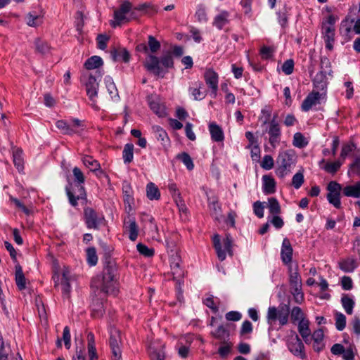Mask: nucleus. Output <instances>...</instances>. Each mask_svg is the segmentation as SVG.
Instances as JSON below:
<instances>
[{
    "mask_svg": "<svg viewBox=\"0 0 360 360\" xmlns=\"http://www.w3.org/2000/svg\"><path fill=\"white\" fill-rule=\"evenodd\" d=\"M112 248H108V252H103L104 268L101 277L98 276L92 281V285L100 288L101 292L108 295L116 293L117 281V268L115 260L111 257Z\"/></svg>",
    "mask_w": 360,
    "mask_h": 360,
    "instance_id": "nucleus-1",
    "label": "nucleus"
},
{
    "mask_svg": "<svg viewBox=\"0 0 360 360\" xmlns=\"http://www.w3.org/2000/svg\"><path fill=\"white\" fill-rule=\"evenodd\" d=\"M144 67L150 72L163 78L165 75L168 72V69L174 68L172 53L167 52L160 58L149 54L144 62Z\"/></svg>",
    "mask_w": 360,
    "mask_h": 360,
    "instance_id": "nucleus-2",
    "label": "nucleus"
},
{
    "mask_svg": "<svg viewBox=\"0 0 360 360\" xmlns=\"http://www.w3.org/2000/svg\"><path fill=\"white\" fill-rule=\"evenodd\" d=\"M296 161V155L294 150H288L281 152L276 159L277 168L276 174L279 178H284L291 172L292 167Z\"/></svg>",
    "mask_w": 360,
    "mask_h": 360,
    "instance_id": "nucleus-3",
    "label": "nucleus"
},
{
    "mask_svg": "<svg viewBox=\"0 0 360 360\" xmlns=\"http://www.w3.org/2000/svg\"><path fill=\"white\" fill-rule=\"evenodd\" d=\"M290 314V307L286 304H281L278 307H270L267 311V322L272 325L278 320L281 326L288 323Z\"/></svg>",
    "mask_w": 360,
    "mask_h": 360,
    "instance_id": "nucleus-4",
    "label": "nucleus"
},
{
    "mask_svg": "<svg viewBox=\"0 0 360 360\" xmlns=\"http://www.w3.org/2000/svg\"><path fill=\"white\" fill-rule=\"evenodd\" d=\"M81 81L85 86L86 94L89 100L91 101V106L94 109L98 110L99 108L96 104V98L98 96L99 84L97 82L96 76L91 74H83L81 78Z\"/></svg>",
    "mask_w": 360,
    "mask_h": 360,
    "instance_id": "nucleus-5",
    "label": "nucleus"
},
{
    "mask_svg": "<svg viewBox=\"0 0 360 360\" xmlns=\"http://www.w3.org/2000/svg\"><path fill=\"white\" fill-rule=\"evenodd\" d=\"M171 274L176 281V288L179 294L182 293L181 281L184 277V271L181 267V258L179 255L169 256Z\"/></svg>",
    "mask_w": 360,
    "mask_h": 360,
    "instance_id": "nucleus-6",
    "label": "nucleus"
},
{
    "mask_svg": "<svg viewBox=\"0 0 360 360\" xmlns=\"http://www.w3.org/2000/svg\"><path fill=\"white\" fill-rule=\"evenodd\" d=\"M223 244L225 250L222 249L219 236L218 234L214 235L213 237V245L220 261H224L226 259V251L231 257L233 255L232 250L233 240L230 234L226 235V238L223 240Z\"/></svg>",
    "mask_w": 360,
    "mask_h": 360,
    "instance_id": "nucleus-7",
    "label": "nucleus"
},
{
    "mask_svg": "<svg viewBox=\"0 0 360 360\" xmlns=\"http://www.w3.org/2000/svg\"><path fill=\"white\" fill-rule=\"evenodd\" d=\"M65 191L68 197L70 204L76 207L77 205V200H86V193L84 187L82 184H75L72 186V184L66 186Z\"/></svg>",
    "mask_w": 360,
    "mask_h": 360,
    "instance_id": "nucleus-8",
    "label": "nucleus"
},
{
    "mask_svg": "<svg viewBox=\"0 0 360 360\" xmlns=\"http://www.w3.org/2000/svg\"><path fill=\"white\" fill-rule=\"evenodd\" d=\"M278 115H275L274 117L269 122V127L266 129V132L269 134V143L275 148L281 141V129L277 121Z\"/></svg>",
    "mask_w": 360,
    "mask_h": 360,
    "instance_id": "nucleus-9",
    "label": "nucleus"
},
{
    "mask_svg": "<svg viewBox=\"0 0 360 360\" xmlns=\"http://www.w3.org/2000/svg\"><path fill=\"white\" fill-rule=\"evenodd\" d=\"M327 189L328 191V193L327 194L328 202L333 205L335 207L338 209L340 208L341 185L336 181H332L328 184Z\"/></svg>",
    "mask_w": 360,
    "mask_h": 360,
    "instance_id": "nucleus-10",
    "label": "nucleus"
},
{
    "mask_svg": "<svg viewBox=\"0 0 360 360\" xmlns=\"http://www.w3.org/2000/svg\"><path fill=\"white\" fill-rule=\"evenodd\" d=\"M131 8V4L129 1L123 2L119 9L115 10L114 11V19L115 21L110 22V25L113 27L116 26H120L122 22H127V14L129 13Z\"/></svg>",
    "mask_w": 360,
    "mask_h": 360,
    "instance_id": "nucleus-11",
    "label": "nucleus"
},
{
    "mask_svg": "<svg viewBox=\"0 0 360 360\" xmlns=\"http://www.w3.org/2000/svg\"><path fill=\"white\" fill-rule=\"evenodd\" d=\"M84 215L85 223L89 229H98L99 226L104 221V217L99 216L96 212L91 207L84 208Z\"/></svg>",
    "mask_w": 360,
    "mask_h": 360,
    "instance_id": "nucleus-12",
    "label": "nucleus"
},
{
    "mask_svg": "<svg viewBox=\"0 0 360 360\" xmlns=\"http://www.w3.org/2000/svg\"><path fill=\"white\" fill-rule=\"evenodd\" d=\"M147 101L150 109L159 117H165L167 115L166 108L164 104L161 102L160 98L154 95H150L147 97Z\"/></svg>",
    "mask_w": 360,
    "mask_h": 360,
    "instance_id": "nucleus-13",
    "label": "nucleus"
},
{
    "mask_svg": "<svg viewBox=\"0 0 360 360\" xmlns=\"http://www.w3.org/2000/svg\"><path fill=\"white\" fill-rule=\"evenodd\" d=\"M121 342V337L120 330L115 328L110 329L109 344L113 356H118L121 352L120 349V343Z\"/></svg>",
    "mask_w": 360,
    "mask_h": 360,
    "instance_id": "nucleus-14",
    "label": "nucleus"
},
{
    "mask_svg": "<svg viewBox=\"0 0 360 360\" xmlns=\"http://www.w3.org/2000/svg\"><path fill=\"white\" fill-rule=\"evenodd\" d=\"M288 347L289 350L295 356H299L302 359H304L306 355L304 352V344L297 335L292 338L288 342Z\"/></svg>",
    "mask_w": 360,
    "mask_h": 360,
    "instance_id": "nucleus-15",
    "label": "nucleus"
},
{
    "mask_svg": "<svg viewBox=\"0 0 360 360\" xmlns=\"http://www.w3.org/2000/svg\"><path fill=\"white\" fill-rule=\"evenodd\" d=\"M204 78L207 85L212 89L213 97H215L218 90V75L213 70L209 69L205 71Z\"/></svg>",
    "mask_w": 360,
    "mask_h": 360,
    "instance_id": "nucleus-16",
    "label": "nucleus"
},
{
    "mask_svg": "<svg viewBox=\"0 0 360 360\" xmlns=\"http://www.w3.org/2000/svg\"><path fill=\"white\" fill-rule=\"evenodd\" d=\"M292 248L288 238H284L282 243L281 257L285 264H290L292 259Z\"/></svg>",
    "mask_w": 360,
    "mask_h": 360,
    "instance_id": "nucleus-17",
    "label": "nucleus"
},
{
    "mask_svg": "<svg viewBox=\"0 0 360 360\" xmlns=\"http://www.w3.org/2000/svg\"><path fill=\"white\" fill-rule=\"evenodd\" d=\"M179 240V235L176 233H171L166 239V246L169 256L179 255L177 243Z\"/></svg>",
    "mask_w": 360,
    "mask_h": 360,
    "instance_id": "nucleus-18",
    "label": "nucleus"
},
{
    "mask_svg": "<svg viewBox=\"0 0 360 360\" xmlns=\"http://www.w3.org/2000/svg\"><path fill=\"white\" fill-rule=\"evenodd\" d=\"M60 285L63 296L65 298H70V276L68 271H63L60 283L59 284L57 281H55V287L57 288Z\"/></svg>",
    "mask_w": 360,
    "mask_h": 360,
    "instance_id": "nucleus-19",
    "label": "nucleus"
},
{
    "mask_svg": "<svg viewBox=\"0 0 360 360\" xmlns=\"http://www.w3.org/2000/svg\"><path fill=\"white\" fill-rule=\"evenodd\" d=\"M320 98L321 94L318 91H312L309 94L302 103V110L304 112L309 111L312 106L319 103Z\"/></svg>",
    "mask_w": 360,
    "mask_h": 360,
    "instance_id": "nucleus-20",
    "label": "nucleus"
},
{
    "mask_svg": "<svg viewBox=\"0 0 360 360\" xmlns=\"http://www.w3.org/2000/svg\"><path fill=\"white\" fill-rule=\"evenodd\" d=\"M124 230L129 233V238L131 240L135 241L138 237V226L134 218L128 217L124 222Z\"/></svg>",
    "mask_w": 360,
    "mask_h": 360,
    "instance_id": "nucleus-21",
    "label": "nucleus"
},
{
    "mask_svg": "<svg viewBox=\"0 0 360 360\" xmlns=\"http://www.w3.org/2000/svg\"><path fill=\"white\" fill-rule=\"evenodd\" d=\"M214 338L220 340L221 343H226L229 341L230 333L229 328L224 325L219 326L214 331L211 332Z\"/></svg>",
    "mask_w": 360,
    "mask_h": 360,
    "instance_id": "nucleus-22",
    "label": "nucleus"
},
{
    "mask_svg": "<svg viewBox=\"0 0 360 360\" xmlns=\"http://www.w3.org/2000/svg\"><path fill=\"white\" fill-rule=\"evenodd\" d=\"M111 57L114 61L122 60L124 63H128L130 59L129 52L123 47L114 49L110 52Z\"/></svg>",
    "mask_w": 360,
    "mask_h": 360,
    "instance_id": "nucleus-23",
    "label": "nucleus"
},
{
    "mask_svg": "<svg viewBox=\"0 0 360 360\" xmlns=\"http://www.w3.org/2000/svg\"><path fill=\"white\" fill-rule=\"evenodd\" d=\"M229 13L226 11H223L217 15L213 20L212 25L218 30H222L225 25L229 22Z\"/></svg>",
    "mask_w": 360,
    "mask_h": 360,
    "instance_id": "nucleus-24",
    "label": "nucleus"
},
{
    "mask_svg": "<svg viewBox=\"0 0 360 360\" xmlns=\"http://www.w3.org/2000/svg\"><path fill=\"white\" fill-rule=\"evenodd\" d=\"M209 130L211 138L216 142L222 141L224 139V131L216 123L211 122L209 124Z\"/></svg>",
    "mask_w": 360,
    "mask_h": 360,
    "instance_id": "nucleus-25",
    "label": "nucleus"
},
{
    "mask_svg": "<svg viewBox=\"0 0 360 360\" xmlns=\"http://www.w3.org/2000/svg\"><path fill=\"white\" fill-rule=\"evenodd\" d=\"M82 162L86 167L90 169V171L93 172H98L101 174H103V171L101 168L100 163L91 156L85 155L82 158Z\"/></svg>",
    "mask_w": 360,
    "mask_h": 360,
    "instance_id": "nucleus-26",
    "label": "nucleus"
},
{
    "mask_svg": "<svg viewBox=\"0 0 360 360\" xmlns=\"http://www.w3.org/2000/svg\"><path fill=\"white\" fill-rule=\"evenodd\" d=\"M15 280L16 285L19 290H22L26 288V278L23 274L22 269L19 264H17L15 266Z\"/></svg>",
    "mask_w": 360,
    "mask_h": 360,
    "instance_id": "nucleus-27",
    "label": "nucleus"
},
{
    "mask_svg": "<svg viewBox=\"0 0 360 360\" xmlns=\"http://www.w3.org/2000/svg\"><path fill=\"white\" fill-rule=\"evenodd\" d=\"M263 180V191L266 194H272L276 191V181L269 175H264Z\"/></svg>",
    "mask_w": 360,
    "mask_h": 360,
    "instance_id": "nucleus-28",
    "label": "nucleus"
},
{
    "mask_svg": "<svg viewBox=\"0 0 360 360\" xmlns=\"http://www.w3.org/2000/svg\"><path fill=\"white\" fill-rule=\"evenodd\" d=\"M332 70L330 69L328 72V75H331ZM326 74L327 71L321 70L319 73L316 75L314 77L313 82L314 85L316 88L323 89L326 84Z\"/></svg>",
    "mask_w": 360,
    "mask_h": 360,
    "instance_id": "nucleus-29",
    "label": "nucleus"
},
{
    "mask_svg": "<svg viewBox=\"0 0 360 360\" xmlns=\"http://www.w3.org/2000/svg\"><path fill=\"white\" fill-rule=\"evenodd\" d=\"M342 193L347 197L360 198V181L354 185L345 186L342 189Z\"/></svg>",
    "mask_w": 360,
    "mask_h": 360,
    "instance_id": "nucleus-30",
    "label": "nucleus"
},
{
    "mask_svg": "<svg viewBox=\"0 0 360 360\" xmlns=\"http://www.w3.org/2000/svg\"><path fill=\"white\" fill-rule=\"evenodd\" d=\"M13 163L15 166L17 167L18 170L19 172H21L23 170L24 166V162L22 158V150L21 148H13Z\"/></svg>",
    "mask_w": 360,
    "mask_h": 360,
    "instance_id": "nucleus-31",
    "label": "nucleus"
},
{
    "mask_svg": "<svg viewBox=\"0 0 360 360\" xmlns=\"http://www.w3.org/2000/svg\"><path fill=\"white\" fill-rule=\"evenodd\" d=\"M103 65L102 58L100 56H94L88 58L84 65L86 70H94L100 68Z\"/></svg>",
    "mask_w": 360,
    "mask_h": 360,
    "instance_id": "nucleus-32",
    "label": "nucleus"
},
{
    "mask_svg": "<svg viewBox=\"0 0 360 360\" xmlns=\"http://www.w3.org/2000/svg\"><path fill=\"white\" fill-rule=\"evenodd\" d=\"M56 126L62 131L63 134L65 135H72L79 132V130L71 128L70 125H69L67 122L63 120H58L56 122Z\"/></svg>",
    "mask_w": 360,
    "mask_h": 360,
    "instance_id": "nucleus-33",
    "label": "nucleus"
},
{
    "mask_svg": "<svg viewBox=\"0 0 360 360\" xmlns=\"http://www.w3.org/2000/svg\"><path fill=\"white\" fill-rule=\"evenodd\" d=\"M105 83L106 85V88L111 98L119 99L120 96L118 94L117 89L113 82V79L111 77L108 76L105 78Z\"/></svg>",
    "mask_w": 360,
    "mask_h": 360,
    "instance_id": "nucleus-34",
    "label": "nucleus"
},
{
    "mask_svg": "<svg viewBox=\"0 0 360 360\" xmlns=\"http://www.w3.org/2000/svg\"><path fill=\"white\" fill-rule=\"evenodd\" d=\"M92 316L95 318L101 317L104 312V306L102 300L99 299L93 300L91 304Z\"/></svg>",
    "mask_w": 360,
    "mask_h": 360,
    "instance_id": "nucleus-35",
    "label": "nucleus"
},
{
    "mask_svg": "<svg viewBox=\"0 0 360 360\" xmlns=\"http://www.w3.org/2000/svg\"><path fill=\"white\" fill-rule=\"evenodd\" d=\"M189 91L196 101L203 99L207 95V90L205 89L202 83H199L195 88H190Z\"/></svg>",
    "mask_w": 360,
    "mask_h": 360,
    "instance_id": "nucleus-36",
    "label": "nucleus"
},
{
    "mask_svg": "<svg viewBox=\"0 0 360 360\" xmlns=\"http://www.w3.org/2000/svg\"><path fill=\"white\" fill-rule=\"evenodd\" d=\"M134 144L127 143L124 146L122 151V158L125 164H129L133 161L134 158Z\"/></svg>",
    "mask_w": 360,
    "mask_h": 360,
    "instance_id": "nucleus-37",
    "label": "nucleus"
},
{
    "mask_svg": "<svg viewBox=\"0 0 360 360\" xmlns=\"http://www.w3.org/2000/svg\"><path fill=\"white\" fill-rule=\"evenodd\" d=\"M146 195L150 200H158L160 198V193L154 183H149L146 186Z\"/></svg>",
    "mask_w": 360,
    "mask_h": 360,
    "instance_id": "nucleus-38",
    "label": "nucleus"
},
{
    "mask_svg": "<svg viewBox=\"0 0 360 360\" xmlns=\"http://www.w3.org/2000/svg\"><path fill=\"white\" fill-rule=\"evenodd\" d=\"M27 24L30 27H37L42 24V15L30 12L27 16Z\"/></svg>",
    "mask_w": 360,
    "mask_h": 360,
    "instance_id": "nucleus-39",
    "label": "nucleus"
},
{
    "mask_svg": "<svg viewBox=\"0 0 360 360\" xmlns=\"http://www.w3.org/2000/svg\"><path fill=\"white\" fill-rule=\"evenodd\" d=\"M298 331L302 338H306L311 335L309 321L307 319H302L298 324Z\"/></svg>",
    "mask_w": 360,
    "mask_h": 360,
    "instance_id": "nucleus-40",
    "label": "nucleus"
},
{
    "mask_svg": "<svg viewBox=\"0 0 360 360\" xmlns=\"http://www.w3.org/2000/svg\"><path fill=\"white\" fill-rule=\"evenodd\" d=\"M343 308L348 314H352L354 306V300L347 295H343L341 299Z\"/></svg>",
    "mask_w": 360,
    "mask_h": 360,
    "instance_id": "nucleus-41",
    "label": "nucleus"
},
{
    "mask_svg": "<svg viewBox=\"0 0 360 360\" xmlns=\"http://www.w3.org/2000/svg\"><path fill=\"white\" fill-rule=\"evenodd\" d=\"M211 214L217 221L222 218L221 207L218 200H214L210 203Z\"/></svg>",
    "mask_w": 360,
    "mask_h": 360,
    "instance_id": "nucleus-42",
    "label": "nucleus"
},
{
    "mask_svg": "<svg viewBox=\"0 0 360 360\" xmlns=\"http://www.w3.org/2000/svg\"><path fill=\"white\" fill-rule=\"evenodd\" d=\"M347 174L349 176L356 174L360 177V155L356 156L354 161L349 165Z\"/></svg>",
    "mask_w": 360,
    "mask_h": 360,
    "instance_id": "nucleus-43",
    "label": "nucleus"
},
{
    "mask_svg": "<svg viewBox=\"0 0 360 360\" xmlns=\"http://www.w3.org/2000/svg\"><path fill=\"white\" fill-rule=\"evenodd\" d=\"M268 209L269 212L273 214H278L281 212L278 201L275 198H270L268 200Z\"/></svg>",
    "mask_w": 360,
    "mask_h": 360,
    "instance_id": "nucleus-44",
    "label": "nucleus"
},
{
    "mask_svg": "<svg viewBox=\"0 0 360 360\" xmlns=\"http://www.w3.org/2000/svg\"><path fill=\"white\" fill-rule=\"evenodd\" d=\"M288 270L290 272V285H302V279L300 274L297 271V270L294 272H292V266L291 265L289 266Z\"/></svg>",
    "mask_w": 360,
    "mask_h": 360,
    "instance_id": "nucleus-45",
    "label": "nucleus"
},
{
    "mask_svg": "<svg viewBox=\"0 0 360 360\" xmlns=\"http://www.w3.org/2000/svg\"><path fill=\"white\" fill-rule=\"evenodd\" d=\"M36 51L41 54H46L49 52L51 47L50 46L44 41L41 40L37 38L34 41Z\"/></svg>",
    "mask_w": 360,
    "mask_h": 360,
    "instance_id": "nucleus-46",
    "label": "nucleus"
},
{
    "mask_svg": "<svg viewBox=\"0 0 360 360\" xmlns=\"http://www.w3.org/2000/svg\"><path fill=\"white\" fill-rule=\"evenodd\" d=\"M148 48L151 53H155L160 49V43L153 36L149 35L148 37Z\"/></svg>",
    "mask_w": 360,
    "mask_h": 360,
    "instance_id": "nucleus-47",
    "label": "nucleus"
},
{
    "mask_svg": "<svg viewBox=\"0 0 360 360\" xmlns=\"http://www.w3.org/2000/svg\"><path fill=\"white\" fill-rule=\"evenodd\" d=\"M340 269L345 272H352L356 268L354 259H345L340 262Z\"/></svg>",
    "mask_w": 360,
    "mask_h": 360,
    "instance_id": "nucleus-48",
    "label": "nucleus"
},
{
    "mask_svg": "<svg viewBox=\"0 0 360 360\" xmlns=\"http://www.w3.org/2000/svg\"><path fill=\"white\" fill-rule=\"evenodd\" d=\"M342 164V162L339 160L334 162H328L324 165L323 169L328 173L335 174L339 170Z\"/></svg>",
    "mask_w": 360,
    "mask_h": 360,
    "instance_id": "nucleus-49",
    "label": "nucleus"
},
{
    "mask_svg": "<svg viewBox=\"0 0 360 360\" xmlns=\"http://www.w3.org/2000/svg\"><path fill=\"white\" fill-rule=\"evenodd\" d=\"M87 262L89 265L94 266L97 264L98 257L95 248H89L86 250Z\"/></svg>",
    "mask_w": 360,
    "mask_h": 360,
    "instance_id": "nucleus-50",
    "label": "nucleus"
},
{
    "mask_svg": "<svg viewBox=\"0 0 360 360\" xmlns=\"http://www.w3.org/2000/svg\"><path fill=\"white\" fill-rule=\"evenodd\" d=\"M345 326H346L345 316L340 312H336L335 313V327H336V328L338 330L342 331L344 330Z\"/></svg>",
    "mask_w": 360,
    "mask_h": 360,
    "instance_id": "nucleus-51",
    "label": "nucleus"
},
{
    "mask_svg": "<svg viewBox=\"0 0 360 360\" xmlns=\"http://www.w3.org/2000/svg\"><path fill=\"white\" fill-rule=\"evenodd\" d=\"M292 143L295 147L302 148L307 145V141L302 133L297 132L294 134Z\"/></svg>",
    "mask_w": 360,
    "mask_h": 360,
    "instance_id": "nucleus-52",
    "label": "nucleus"
},
{
    "mask_svg": "<svg viewBox=\"0 0 360 360\" xmlns=\"http://www.w3.org/2000/svg\"><path fill=\"white\" fill-rule=\"evenodd\" d=\"M177 158L182 161L188 170H192L194 167L193 160L187 153H182L177 155Z\"/></svg>",
    "mask_w": 360,
    "mask_h": 360,
    "instance_id": "nucleus-53",
    "label": "nucleus"
},
{
    "mask_svg": "<svg viewBox=\"0 0 360 360\" xmlns=\"http://www.w3.org/2000/svg\"><path fill=\"white\" fill-rule=\"evenodd\" d=\"M148 353L151 360H165V353L162 350H157L155 348L150 346Z\"/></svg>",
    "mask_w": 360,
    "mask_h": 360,
    "instance_id": "nucleus-54",
    "label": "nucleus"
},
{
    "mask_svg": "<svg viewBox=\"0 0 360 360\" xmlns=\"http://www.w3.org/2000/svg\"><path fill=\"white\" fill-rule=\"evenodd\" d=\"M291 293L293 295L295 300L297 303H300L304 299V294L302 292V285L290 286Z\"/></svg>",
    "mask_w": 360,
    "mask_h": 360,
    "instance_id": "nucleus-55",
    "label": "nucleus"
},
{
    "mask_svg": "<svg viewBox=\"0 0 360 360\" xmlns=\"http://www.w3.org/2000/svg\"><path fill=\"white\" fill-rule=\"evenodd\" d=\"M275 51L274 46H263L260 49L259 53L262 59L267 60L273 56Z\"/></svg>",
    "mask_w": 360,
    "mask_h": 360,
    "instance_id": "nucleus-56",
    "label": "nucleus"
},
{
    "mask_svg": "<svg viewBox=\"0 0 360 360\" xmlns=\"http://www.w3.org/2000/svg\"><path fill=\"white\" fill-rule=\"evenodd\" d=\"M72 174L75 180V184H83L85 181V176L82 170L75 167L72 169Z\"/></svg>",
    "mask_w": 360,
    "mask_h": 360,
    "instance_id": "nucleus-57",
    "label": "nucleus"
},
{
    "mask_svg": "<svg viewBox=\"0 0 360 360\" xmlns=\"http://www.w3.org/2000/svg\"><path fill=\"white\" fill-rule=\"evenodd\" d=\"M290 318L292 322H295L297 321H301L302 319H305L304 317V313L302 309L299 307H294L290 312Z\"/></svg>",
    "mask_w": 360,
    "mask_h": 360,
    "instance_id": "nucleus-58",
    "label": "nucleus"
},
{
    "mask_svg": "<svg viewBox=\"0 0 360 360\" xmlns=\"http://www.w3.org/2000/svg\"><path fill=\"white\" fill-rule=\"evenodd\" d=\"M195 16L199 22H207V17L205 8L202 5H199L197 8Z\"/></svg>",
    "mask_w": 360,
    "mask_h": 360,
    "instance_id": "nucleus-59",
    "label": "nucleus"
},
{
    "mask_svg": "<svg viewBox=\"0 0 360 360\" xmlns=\"http://www.w3.org/2000/svg\"><path fill=\"white\" fill-rule=\"evenodd\" d=\"M253 330V327L252 323L248 321L245 320L241 326L240 330V335L241 336L245 335L247 334H250Z\"/></svg>",
    "mask_w": 360,
    "mask_h": 360,
    "instance_id": "nucleus-60",
    "label": "nucleus"
},
{
    "mask_svg": "<svg viewBox=\"0 0 360 360\" xmlns=\"http://www.w3.org/2000/svg\"><path fill=\"white\" fill-rule=\"evenodd\" d=\"M282 71L286 75H289L292 73L294 70V61L292 59H288L285 60L282 67Z\"/></svg>",
    "mask_w": 360,
    "mask_h": 360,
    "instance_id": "nucleus-61",
    "label": "nucleus"
},
{
    "mask_svg": "<svg viewBox=\"0 0 360 360\" xmlns=\"http://www.w3.org/2000/svg\"><path fill=\"white\" fill-rule=\"evenodd\" d=\"M304 183V175L301 172L296 173L292 179V184L296 188L298 189L301 187Z\"/></svg>",
    "mask_w": 360,
    "mask_h": 360,
    "instance_id": "nucleus-62",
    "label": "nucleus"
},
{
    "mask_svg": "<svg viewBox=\"0 0 360 360\" xmlns=\"http://www.w3.org/2000/svg\"><path fill=\"white\" fill-rule=\"evenodd\" d=\"M274 159L271 155H266L263 158L261 162V167L266 170L271 169L274 167Z\"/></svg>",
    "mask_w": 360,
    "mask_h": 360,
    "instance_id": "nucleus-63",
    "label": "nucleus"
},
{
    "mask_svg": "<svg viewBox=\"0 0 360 360\" xmlns=\"http://www.w3.org/2000/svg\"><path fill=\"white\" fill-rule=\"evenodd\" d=\"M0 360H17V358L11 353L10 349L0 350Z\"/></svg>",
    "mask_w": 360,
    "mask_h": 360,
    "instance_id": "nucleus-64",
    "label": "nucleus"
}]
</instances>
